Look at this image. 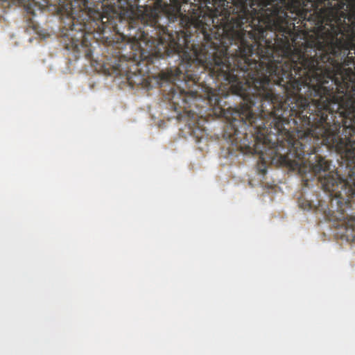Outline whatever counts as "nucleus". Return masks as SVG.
<instances>
[{
  "mask_svg": "<svg viewBox=\"0 0 355 355\" xmlns=\"http://www.w3.org/2000/svg\"><path fill=\"white\" fill-rule=\"evenodd\" d=\"M282 117L275 112L235 107V146L253 150L264 162L313 173L323 189L343 204L338 211L340 237L355 241V124L306 115Z\"/></svg>",
  "mask_w": 355,
  "mask_h": 355,
  "instance_id": "1",
  "label": "nucleus"
},
{
  "mask_svg": "<svg viewBox=\"0 0 355 355\" xmlns=\"http://www.w3.org/2000/svg\"><path fill=\"white\" fill-rule=\"evenodd\" d=\"M348 0H257L249 11V20L234 28L239 35L227 42L225 63L230 75L238 74L242 80L252 72L250 63L272 62L291 53L295 45V24H288V12L295 14L308 33L323 27L332 19H346L345 10L349 9Z\"/></svg>",
  "mask_w": 355,
  "mask_h": 355,
  "instance_id": "2",
  "label": "nucleus"
},
{
  "mask_svg": "<svg viewBox=\"0 0 355 355\" xmlns=\"http://www.w3.org/2000/svg\"><path fill=\"white\" fill-rule=\"evenodd\" d=\"M128 0H67L60 10L69 21H126Z\"/></svg>",
  "mask_w": 355,
  "mask_h": 355,
  "instance_id": "3",
  "label": "nucleus"
},
{
  "mask_svg": "<svg viewBox=\"0 0 355 355\" xmlns=\"http://www.w3.org/2000/svg\"><path fill=\"white\" fill-rule=\"evenodd\" d=\"M125 27H164L159 22V15L155 8L149 6L131 7L126 11Z\"/></svg>",
  "mask_w": 355,
  "mask_h": 355,
  "instance_id": "4",
  "label": "nucleus"
},
{
  "mask_svg": "<svg viewBox=\"0 0 355 355\" xmlns=\"http://www.w3.org/2000/svg\"><path fill=\"white\" fill-rule=\"evenodd\" d=\"M349 121H352V123L355 124V115H354V117L353 118H351V119H349Z\"/></svg>",
  "mask_w": 355,
  "mask_h": 355,
  "instance_id": "5",
  "label": "nucleus"
},
{
  "mask_svg": "<svg viewBox=\"0 0 355 355\" xmlns=\"http://www.w3.org/2000/svg\"><path fill=\"white\" fill-rule=\"evenodd\" d=\"M261 173H262L263 174H265V173H266V167H265L263 169H261Z\"/></svg>",
  "mask_w": 355,
  "mask_h": 355,
  "instance_id": "6",
  "label": "nucleus"
}]
</instances>
